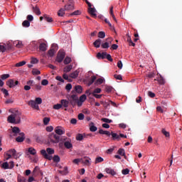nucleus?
I'll use <instances>...</instances> for the list:
<instances>
[{
    "label": "nucleus",
    "instance_id": "26",
    "mask_svg": "<svg viewBox=\"0 0 182 182\" xmlns=\"http://www.w3.org/2000/svg\"><path fill=\"white\" fill-rule=\"evenodd\" d=\"M60 103H61V106H63V107H69V101H68L66 100H62Z\"/></svg>",
    "mask_w": 182,
    "mask_h": 182
},
{
    "label": "nucleus",
    "instance_id": "21",
    "mask_svg": "<svg viewBox=\"0 0 182 182\" xmlns=\"http://www.w3.org/2000/svg\"><path fill=\"white\" fill-rule=\"evenodd\" d=\"M72 69H73V65H68L65 68H64L63 72H65V73H68V72H70Z\"/></svg>",
    "mask_w": 182,
    "mask_h": 182
},
{
    "label": "nucleus",
    "instance_id": "42",
    "mask_svg": "<svg viewBox=\"0 0 182 182\" xmlns=\"http://www.w3.org/2000/svg\"><path fill=\"white\" fill-rule=\"evenodd\" d=\"M111 134H112V137L114 139L120 140V136L117 135V134L112 132Z\"/></svg>",
    "mask_w": 182,
    "mask_h": 182
},
{
    "label": "nucleus",
    "instance_id": "45",
    "mask_svg": "<svg viewBox=\"0 0 182 182\" xmlns=\"http://www.w3.org/2000/svg\"><path fill=\"white\" fill-rule=\"evenodd\" d=\"M102 122H104V123H113V120L107 119V118H102Z\"/></svg>",
    "mask_w": 182,
    "mask_h": 182
},
{
    "label": "nucleus",
    "instance_id": "38",
    "mask_svg": "<svg viewBox=\"0 0 182 182\" xmlns=\"http://www.w3.org/2000/svg\"><path fill=\"white\" fill-rule=\"evenodd\" d=\"M49 122H50V118L49 117L43 118V124H45V126H48V124H49Z\"/></svg>",
    "mask_w": 182,
    "mask_h": 182
},
{
    "label": "nucleus",
    "instance_id": "8",
    "mask_svg": "<svg viewBox=\"0 0 182 182\" xmlns=\"http://www.w3.org/2000/svg\"><path fill=\"white\" fill-rule=\"evenodd\" d=\"M55 133L57 136H62V134H65V129L62 127H56L55 128Z\"/></svg>",
    "mask_w": 182,
    "mask_h": 182
},
{
    "label": "nucleus",
    "instance_id": "6",
    "mask_svg": "<svg viewBox=\"0 0 182 182\" xmlns=\"http://www.w3.org/2000/svg\"><path fill=\"white\" fill-rule=\"evenodd\" d=\"M18 85H19V81H15L14 79H10L6 82V85L10 88L15 87V86H18Z\"/></svg>",
    "mask_w": 182,
    "mask_h": 182
},
{
    "label": "nucleus",
    "instance_id": "12",
    "mask_svg": "<svg viewBox=\"0 0 182 182\" xmlns=\"http://www.w3.org/2000/svg\"><path fill=\"white\" fill-rule=\"evenodd\" d=\"M82 163L84 164H85V166H90L91 163H92V159L87 156H85L82 159Z\"/></svg>",
    "mask_w": 182,
    "mask_h": 182
},
{
    "label": "nucleus",
    "instance_id": "25",
    "mask_svg": "<svg viewBox=\"0 0 182 182\" xmlns=\"http://www.w3.org/2000/svg\"><path fill=\"white\" fill-rule=\"evenodd\" d=\"M90 132H96L97 130V127L95 126V123L91 122L90 124Z\"/></svg>",
    "mask_w": 182,
    "mask_h": 182
},
{
    "label": "nucleus",
    "instance_id": "52",
    "mask_svg": "<svg viewBox=\"0 0 182 182\" xmlns=\"http://www.w3.org/2000/svg\"><path fill=\"white\" fill-rule=\"evenodd\" d=\"M40 168L39 166H36L33 171V176H36L37 173H39Z\"/></svg>",
    "mask_w": 182,
    "mask_h": 182
},
{
    "label": "nucleus",
    "instance_id": "47",
    "mask_svg": "<svg viewBox=\"0 0 182 182\" xmlns=\"http://www.w3.org/2000/svg\"><path fill=\"white\" fill-rule=\"evenodd\" d=\"M63 79H65V80H68L69 82H72V79L70 78V77H69V75H68V74H63Z\"/></svg>",
    "mask_w": 182,
    "mask_h": 182
},
{
    "label": "nucleus",
    "instance_id": "17",
    "mask_svg": "<svg viewBox=\"0 0 182 182\" xmlns=\"http://www.w3.org/2000/svg\"><path fill=\"white\" fill-rule=\"evenodd\" d=\"M79 76V71L75 70L69 75L70 79H76Z\"/></svg>",
    "mask_w": 182,
    "mask_h": 182
},
{
    "label": "nucleus",
    "instance_id": "62",
    "mask_svg": "<svg viewBox=\"0 0 182 182\" xmlns=\"http://www.w3.org/2000/svg\"><path fill=\"white\" fill-rule=\"evenodd\" d=\"M32 74L33 75H41V72L37 69H33L32 70Z\"/></svg>",
    "mask_w": 182,
    "mask_h": 182
},
{
    "label": "nucleus",
    "instance_id": "2",
    "mask_svg": "<svg viewBox=\"0 0 182 182\" xmlns=\"http://www.w3.org/2000/svg\"><path fill=\"white\" fill-rule=\"evenodd\" d=\"M60 136L55 134V133H51L48 135V141L49 143H53L54 144H57V143H59L60 141Z\"/></svg>",
    "mask_w": 182,
    "mask_h": 182
},
{
    "label": "nucleus",
    "instance_id": "43",
    "mask_svg": "<svg viewBox=\"0 0 182 182\" xmlns=\"http://www.w3.org/2000/svg\"><path fill=\"white\" fill-rule=\"evenodd\" d=\"M65 9H60L58 12V16H63V15H65Z\"/></svg>",
    "mask_w": 182,
    "mask_h": 182
},
{
    "label": "nucleus",
    "instance_id": "20",
    "mask_svg": "<svg viewBox=\"0 0 182 182\" xmlns=\"http://www.w3.org/2000/svg\"><path fill=\"white\" fill-rule=\"evenodd\" d=\"M47 48H48V46H46V43H41L39 46V49L41 52H46Z\"/></svg>",
    "mask_w": 182,
    "mask_h": 182
},
{
    "label": "nucleus",
    "instance_id": "24",
    "mask_svg": "<svg viewBox=\"0 0 182 182\" xmlns=\"http://www.w3.org/2000/svg\"><path fill=\"white\" fill-rule=\"evenodd\" d=\"M99 134H105L106 136H110L112 134L109 131H105L103 129H100L99 130Z\"/></svg>",
    "mask_w": 182,
    "mask_h": 182
},
{
    "label": "nucleus",
    "instance_id": "41",
    "mask_svg": "<svg viewBox=\"0 0 182 182\" xmlns=\"http://www.w3.org/2000/svg\"><path fill=\"white\" fill-rule=\"evenodd\" d=\"M24 65H26V61H21V62L17 63L16 64V68H21V66H23Z\"/></svg>",
    "mask_w": 182,
    "mask_h": 182
},
{
    "label": "nucleus",
    "instance_id": "37",
    "mask_svg": "<svg viewBox=\"0 0 182 182\" xmlns=\"http://www.w3.org/2000/svg\"><path fill=\"white\" fill-rule=\"evenodd\" d=\"M1 168H4V170H8L9 168V164L8 162H4L1 164Z\"/></svg>",
    "mask_w": 182,
    "mask_h": 182
},
{
    "label": "nucleus",
    "instance_id": "55",
    "mask_svg": "<svg viewBox=\"0 0 182 182\" xmlns=\"http://www.w3.org/2000/svg\"><path fill=\"white\" fill-rule=\"evenodd\" d=\"M1 92L4 93L5 97H6V96H9V92H8L6 89L2 88Z\"/></svg>",
    "mask_w": 182,
    "mask_h": 182
},
{
    "label": "nucleus",
    "instance_id": "33",
    "mask_svg": "<svg viewBox=\"0 0 182 182\" xmlns=\"http://www.w3.org/2000/svg\"><path fill=\"white\" fill-rule=\"evenodd\" d=\"M14 46H16L18 49H21V48H22V41H15Z\"/></svg>",
    "mask_w": 182,
    "mask_h": 182
},
{
    "label": "nucleus",
    "instance_id": "51",
    "mask_svg": "<svg viewBox=\"0 0 182 182\" xmlns=\"http://www.w3.org/2000/svg\"><path fill=\"white\" fill-rule=\"evenodd\" d=\"M6 50V46H5V45L0 44V52L4 53V52H5Z\"/></svg>",
    "mask_w": 182,
    "mask_h": 182
},
{
    "label": "nucleus",
    "instance_id": "59",
    "mask_svg": "<svg viewBox=\"0 0 182 182\" xmlns=\"http://www.w3.org/2000/svg\"><path fill=\"white\" fill-rule=\"evenodd\" d=\"M41 85L43 86H48V85H49V81L48 80H43L41 81Z\"/></svg>",
    "mask_w": 182,
    "mask_h": 182
},
{
    "label": "nucleus",
    "instance_id": "39",
    "mask_svg": "<svg viewBox=\"0 0 182 182\" xmlns=\"http://www.w3.org/2000/svg\"><path fill=\"white\" fill-rule=\"evenodd\" d=\"M105 36H106V33L104 31H100L98 33V38L103 39L105 38Z\"/></svg>",
    "mask_w": 182,
    "mask_h": 182
},
{
    "label": "nucleus",
    "instance_id": "64",
    "mask_svg": "<svg viewBox=\"0 0 182 182\" xmlns=\"http://www.w3.org/2000/svg\"><path fill=\"white\" fill-rule=\"evenodd\" d=\"M85 119V114L80 113L78 114V120H83Z\"/></svg>",
    "mask_w": 182,
    "mask_h": 182
},
{
    "label": "nucleus",
    "instance_id": "14",
    "mask_svg": "<svg viewBox=\"0 0 182 182\" xmlns=\"http://www.w3.org/2000/svg\"><path fill=\"white\" fill-rule=\"evenodd\" d=\"M88 12L90 14H91V16L96 18L97 16V15L95 14L96 9L92 8V6H88Z\"/></svg>",
    "mask_w": 182,
    "mask_h": 182
},
{
    "label": "nucleus",
    "instance_id": "29",
    "mask_svg": "<svg viewBox=\"0 0 182 182\" xmlns=\"http://www.w3.org/2000/svg\"><path fill=\"white\" fill-rule=\"evenodd\" d=\"M95 80H96V76L92 75L88 81V86L93 85V83L95 82Z\"/></svg>",
    "mask_w": 182,
    "mask_h": 182
},
{
    "label": "nucleus",
    "instance_id": "46",
    "mask_svg": "<svg viewBox=\"0 0 182 182\" xmlns=\"http://www.w3.org/2000/svg\"><path fill=\"white\" fill-rule=\"evenodd\" d=\"M18 182H25L26 181V178L23 176H18L17 178Z\"/></svg>",
    "mask_w": 182,
    "mask_h": 182
},
{
    "label": "nucleus",
    "instance_id": "36",
    "mask_svg": "<svg viewBox=\"0 0 182 182\" xmlns=\"http://www.w3.org/2000/svg\"><path fill=\"white\" fill-rule=\"evenodd\" d=\"M75 92H77V93H82V86L76 85L75 87Z\"/></svg>",
    "mask_w": 182,
    "mask_h": 182
},
{
    "label": "nucleus",
    "instance_id": "4",
    "mask_svg": "<svg viewBox=\"0 0 182 182\" xmlns=\"http://www.w3.org/2000/svg\"><path fill=\"white\" fill-rule=\"evenodd\" d=\"M65 11H73L75 9V3L73 0H69L67 4L64 6Z\"/></svg>",
    "mask_w": 182,
    "mask_h": 182
},
{
    "label": "nucleus",
    "instance_id": "1",
    "mask_svg": "<svg viewBox=\"0 0 182 182\" xmlns=\"http://www.w3.org/2000/svg\"><path fill=\"white\" fill-rule=\"evenodd\" d=\"M9 113H11L8 118L7 122L13 124H19L21 123V112L16 109H9Z\"/></svg>",
    "mask_w": 182,
    "mask_h": 182
},
{
    "label": "nucleus",
    "instance_id": "7",
    "mask_svg": "<svg viewBox=\"0 0 182 182\" xmlns=\"http://www.w3.org/2000/svg\"><path fill=\"white\" fill-rule=\"evenodd\" d=\"M56 50H58V44L53 43L51 46V48L48 50L49 56L52 57L53 55L56 53Z\"/></svg>",
    "mask_w": 182,
    "mask_h": 182
},
{
    "label": "nucleus",
    "instance_id": "60",
    "mask_svg": "<svg viewBox=\"0 0 182 182\" xmlns=\"http://www.w3.org/2000/svg\"><path fill=\"white\" fill-rule=\"evenodd\" d=\"M105 90H106V92H107V93H110V92H112V90H113V87L111 86H106Z\"/></svg>",
    "mask_w": 182,
    "mask_h": 182
},
{
    "label": "nucleus",
    "instance_id": "13",
    "mask_svg": "<svg viewBox=\"0 0 182 182\" xmlns=\"http://www.w3.org/2000/svg\"><path fill=\"white\" fill-rule=\"evenodd\" d=\"M11 129L12 133H14V136H18L19 133H22L21 132V129L18 127H11Z\"/></svg>",
    "mask_w": 182,
    "mask_h": 182
},
{
    "label": "nucleus",
    "instance_id": "16",
    "mask_svg": "<svg viewBox=\"0 0 182 182\" xmlns=\"http://www.w3.org/2000/svg\"><path fill=\"white\" fill-rule=\"evenodd\" d=\"M155 80H157L159 85H164V83H166V80H164L163 76H161V75H159L158 79H155Z\"/></svg>",
    "mask_w": 182,
    "mask_h": 182
},
{
    "label": "nucleus",
    "instance_id": "34",
    "mask_svg": "<svg viewBox=\"0 0 182 182\" xmlns=\"http://www.w3.org/2000/svg\"><path fill=\"white\" fill-rule=\"evenodd\" d=\"M105 159H103V158H102L101 156H97L96 159H95V164H98V163H102L104 161Z\"/></svg>",
    "mask_w": 182,
    "mask_h": 182
},
{
    "label": "nucleus",
    "instance_id": "22",
    "mask_svg": "<svg viewBox=\"0 0 182 182\" xmlns=\"http://www.w3.org/2000/svg\"><path fill=\"white\" fill-rule=\"evenodd\" d=\"M105 171L107 173V174H111V176H116V171L110 168H107Z\"/></svg>",
    "mask_w": 182,
    "mask_h": 182
},
{
    "label": "nucleus",
    "instance_id": "32",
    "mask_svg": "<svg viewBox=\"0 0 182 182\" xmlns=\"http://www.w3.org/2000/svg\"><path fill=\"white\" fill-rule=\"evenodd\" d=\"M22 26L24 28H29V26H31V22H29V21H28V20H26V21H23Z\"/></svg>",
    "mask_w": 182,
    "mask_h": 182
},
{
    "label": "nucleus",
    "instance_id": "56",
    "mask_svg": "<svg viewBox=\"0 0 182 182\" xmlns=\"http://www.w3.org/2000/svg\"><path fill=\"white\" fill-rule=\"evenodd\" d=\"M122 173L124 174V176H127V174L130 173V170H129V168H125L122 171Z\"/></svg>",
    "mask_w": 182,
    "mask_h": 182
},
{
    "label": "nucleus",
    "instance_id": "48",
    "mask_svg": "<svg viewBox=\"0 0 182 182\" xmlns=\"http://www.w3.org/2000/svg\"><path fill=\"white\" fill-rule=\"evenodd\" d=\"M76 140H78V141H82V140H83V135L82 134H77Z\"/></svg>",
    "mask_w": 182,
    "mask_h": 182
},
{
    "label": "nucleus",
    "instance_id": "63",
    "mask_svg": "<svg viewBox=\"0 0 182 182\" xmlns=\"http://www.w3.org/2000/svg\"><path fill=\"white\" fill-rule=\"evenodd\" d=\"M86 99H87L86 95H82L80 97V100L82 102V103L83 102H85V100H86Z\"/></svg>",
    "mask_w": 182,
    "mask_h": 182
},
{
    "label": "nucleus",
    "instance_id": "23",
    "mask_svg": "<svg viewBox=\"0 0 182 182\" xmlns=\"http://www.w3.org/2000/svg\"><path fill=\"white\" fill-rule=\"evenodd\" d=\"M64 146L65 147V149H72L73 147V145L72 144V143L69 141H65L64 142Z\"/></svg>",
    "mask_w": 182,
    "mask_h": 182
},
{
    "label": "nucleus",
    "instance_id": "19",
    "mask_svg": "<svg viewBox=\"0 0 182 182\" xmlns=\"http://www.w3.org/2000/svg\"><path fill=\"white\" fill-rule=\"evenodd\" d=\"M93 45L95 48H100V45H102V39H97L94 43Z\"/></svg>",
    "mask_w": 182,
    "mask_h": 182
},
{
    "label": "nucleus",
    "instance_id": "58",
    "mask_svg": "<svg viewBox=\"0 0 182 182\" xmlns=\"http://www.w3.org/2000/svg\"><path fill=\"white\" fill-rule=\"evenodd\" d=\"M35 102L37 105H42V98L36 97Z\"/></svg>",
    "mask_w": 182,
    "mask_h": 182
},
{
    "label": "nucleus",
    "instance_id": "28",
    "mask_svg": "<svg viewBox=\"0 0 182 182\" xmlns=\"http://www.w3.org/2000/svg\"><path fill=\"white\" fill-rule=\"evenodd\" d=\"M33 11L36 14V15H41V10L38 6H33Z\"/></svg>",
    "mask_w": 182,
    "mask_h": 182
},
{
    "label": "nucleus",
    "instance_id": "18",
    "mask_svg": "<svg viewBox=\"0 0 182 182\" xmlns=\"http://www.w3.org/2000/svg\"><path fill=\"white\" fill-rule=\"evenodd\" d=\"M102 92V89L100 88H96L95 90H94V91L91 93L90 90H87L86 93L87 95H96V93H100Z\"/></svg>",
    "mask_w": 182,
    "mask_h": 182
},
{
    "label": "nucleus",
    "instance_id": "9",
    "mask_svg": "<svg viewBox=\"0 0 182 182\" xmlns=\"http://www.w3.org/2000/svg\"><path fill=\"white\" fill-rule=\"evenodd\" d=\"M28 105L31 106L33 109H35L36 110H39V105L36 104V102H35V100H30Z\"/></svg>",
    "mask_w": 182,
    "mask_h": 182
},
{
    "label": "nucleus",
    "instance_id": "61",
    "mask_svg": "<svg viewBox=\"0 0 182 182\" xmlns=\"http://www.w3.org/2000/svg\"><path fill=\"white\" fill-rule=\"evenodd\" d=\"M34 87H35L36 90H42V85H41V84H36L34 85Z\"/></svg>",
    "mask_w": 182,
    "mask_h": 182
},
{
    "label": "nucleus",
    "instance_id": "3",
    "mask_svg": "<svg viewBox=\"0 0 182 182\" xmlns=\"http://www.w3.org/2000/svg\"><path fill=\"white\" fill-rule=\"evenodd\" d=\"M65 53L63 50H59L56 57L55 60L58 62V63H61V62L63 61V59H65Z\"/></svg>",
    "mask_w": 182,
    "mask_h": 182
},
{
    "label": "nucleus",
    "instance_id": "40",
    "mask_svg": "<svg viewBox=\"0 0 182 182\" xmlns=\"http://www.w3.org/2000/svg\"><path fill=\"white\" fill-rule=\"evenodd\" d=\"M70 62H72V58H70V57H66L64 60L65 65H69V63H70Z\"/></svg>",
    "mask_w": 182,
    "mask_h": 182
},
{
    "label": "nucleus",
    "instance_id": "11",
    "mask_svg": "<svg viewBox=\"0 0 182 182\" xmlns=\"http://www.w3.org/2000/svg\"><path fill=\"white\" fill-rule=\"evenodd\" d=\"M41 154H42L44 159H46L47 160H52V156L48 154V153H46V150L42 149L41 151Z\"/></svg>",
    "mask_w": 182,
    "mask_h": 182
},
{
    "label": "nucleus",
    "instance_id": "49",
    "mask_svg": "<svg viewBox=\"0 0 182 182\" xmlns=\"http://www.w3.org/2000/svg\"><path fill=\"white\" fill-rule=\"evenodd\" d=\"M161 132L163 133V134L166 136V137H170V133L167 131H166L165 129H163L161 130Z\"/></svg>",
    "mask_w": 182,
    "mask_h": 182
},
{
    "label": "nucleus",
    "instance_id": "31",
    "mask_svg": "<svg viewBox=\"0 0 182 182\" xmlns=\"http://www.w3.org/2000/svg\"><path fill=\"white\" fill-rule=\"evenodd\" d=\"M118 154H119V156H123L124 159H126V152L124 149H119L118 150Z\"/></svg>",
    "mask_w": 182,
    "mask_h": 182
},
{
    "label": "nucleus",
    "instance_id": "5",
    "mask_svg": "<svg viewBox=\"0 0 182 182\" xmlns=\"http://www.w3.org/2000/svg\"><path fill=\"white\" fill-rule=\"evenodd\" d=\"M107 42L102 43L101 47L102 49H109L110 48V45H112V41H113V38H108L106 39Z\"/></svg>",
    "mask_w": 182,
    "mask_h": 182
},
{
    "label": "nucleus",
    "instance_id": "44",
    "mask_svg": "<svg viewBox=\"0 0 182 182\" xmlns=\"http://www.w3.org/2000/svg\"><path fill=\"white\" fill-rule=\"evenodd\" d=\"M53 160L54 163H59V161H60V157H59V156L58 155H55L53 158Z\"/></svg>",
    "mask_w": 182,
    "mask_h": 182
},
{
    "label": "nucleus",
    "instance_id": "30",
    "mask_svg": "<svg viewBox=\"0 0 182 182\" xmlns=\"http://www.w3.org/2000/svg\"><path fill=\"white\" fill-rule=\"evenodd\" d=\"M28 153L31 154V156H35L36 154V149L34 148L30 147L28 150Z\"/></svg>",
    "mask_w": 182,
    "mask_h": 182
},
{
    "label": "nucleus",
    "instance_id": "57",
    "mask_svg": "<svg viewBox=\"0 0 182 182\" xmlns=\"http://www.w3.org/2000/svg\"><path fill=\"white\" fill-rule=\"evenodd\" d=\"M61 108H62L61 104H56L53 105V109H55V110H59V109H61Z\"/></svg>",
    "mask_w": 182,
    "mask_h": 182
},
{
    "label": "nucleus",
    "instance_id": "54",
    "mask_svg": "<svg viewBox=\"0 0 182 182\" xmlns=\"http://www.w3.org/2000/svg\"><path fill=\"white\" fill-rule=\"evenodd\" d=\"M39 62V60L36 58H32L31 60V63H32L33 65H35L36 63H38Z\"/></svg>",
    "mask_w": 182,
    "mask_h": 182
},
{
    "label": "nucleus",
    "instance_id": "53",
    "mask_svg": "<svg viewBox=\"0 0 182 182\" xmlns=\"http://www.w3.org/2000/svg\"><path fill=\"white\" fill-rule=\"evenodd\" d=\"M9 76V74H3L1 75V79H2V80H6Z\"/></svg>",
    "mask_w": 182,
    "mask_h": 182
},
{
    "label": "nucleus",
    "instance_id": "35",
    "mask_svg": "<svg viewBox=\"0 0 182 182\" xmlns=\"http://www.w3.org/2000/svg\"><path fill=\"white\" fill-rule=\"evenodd\" d=\"M44 19L45 21H46V22H53V18H52V17H50L49 16L45 14L44 15Z\"/></svg>",
    "mask_w": 182,
    "mask_h": 182
},
{
    "label": "nucleus",
    "instance_id": "15",
    "mask_svg": "<svg viewBox=\"0 0 182 182\" xmlns=\"http://www.w3.org/2000/svg\"><path fill=\"white\" fill-rule=\"evenodd\" d=\"M107 54V53H106V52L98 53L97 54V59H106Z\"/></svg>",
    "mask_w": 182,
    "mask_h": 182
},
{
    "label": "nucleus",
    "instance_id": "27",
    "mask_svg": "<svg viewBox=\"0 0 182 182\" xmlns=\"http://www.w3.org/2000/svg\"><path fill=\"white\" fill-rule=\"evenodd\" d=\"M9 153H10V154H12L13 157H15V159H18L19 157L16 155V150L15 149H10L9 151Z\"/></svg>",
    "mask_w": 182,
    "mask_h": 182
},
{
    "label": "nucleus",
    "instance_id": "10",
    "mask_svg": "<svg viewBox=\"0 0 182 182\" xmlns=\"http://www.w3.org/2000/svg\"><path fill=\"white\" fill-rule=\"evenodd\" d=\"M19 136L16 139L18 143H22L25 140V134L23 132L19 133Z\"/></svg>",
    "mask_w": 182,
    "mask_h": 182
},
{
    "label": "nucleus",
    "instance_id": "50",
    "mask_svg": "<svg viewBox=\"0 0 182 182\" xmlns=\"http://www.w3.org/2000/svg\"><path fill=\"white\" fill-rule=\"evenodd\" d=\"M46 151L48 154H55V150L52 148H47Z\"/></svg>",
    "mask_w": 182,
    "mask_h": 182
}]
</instances>
